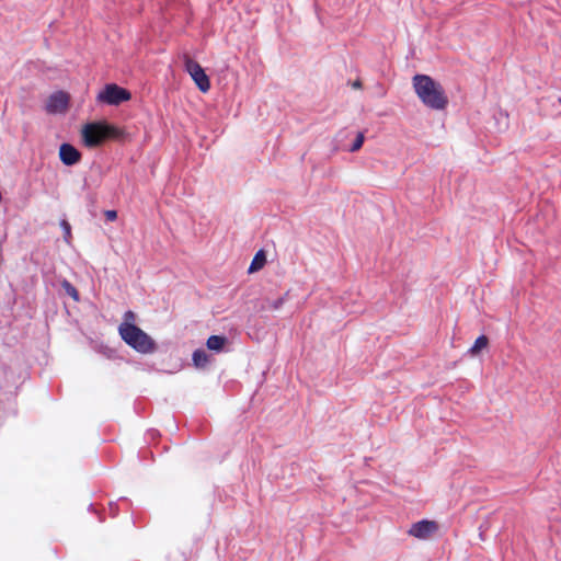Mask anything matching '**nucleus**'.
<instances>
[{
	"instance_id": "10",
	"label": "nucleus",
	"mask_w": 561,
	"mask_h": 561,
	"mask_svg": "<svg viewBox=\"0 0 561 561\" xmlns=\"http://www.w3.org/2000/svg\"><path fill=\"white\" fill-rule=\"evenodd\" d=\"M489 340L485 335H480L469 348L470 356H477L479 353L488 347Z\"/></svg>"
},
{
	"instance_id": "19",
	"label": "nucleus",
	"mask_w": 561,
	"mask_h": 561,
	"mask_svg": "<svg viewBox=\"0 0 561 561\" xmlns=\"http://www.w3.org/2000/svg\"><path fill=\"white\" fill-rule=\"evenodd\" d=\"M354 88H359L360 87V82L359 81H356L354 84H353Z\"/></svg>"
},
{
	"instance_id": "13",
	"label": "nucleus",
	"mask_w": 561,
	"mask_h": 561,
	"mask_svg": "<svg viewBox=\"0 0 561 561\" xmlns=\"http://www.w3.org/2000/svg\"><path fill=\"white\" fill-rule=\"evenodd\" d=\"M286 296H283V297H279L275 300H266V308L268 309H273V310H278L282 308V306L285 304L286 301Z\"/></svg>"
},
{
	"instance_id": "12",
	"label": "nucleus",
	"mask_w": 561,
	"mask_h": 561,
	"mask_svg": "<svg viewBox=\"0 0 561 561\" xmlns=\"http://www.w3.org/2000/svg\"><path fill=\"white\" fill-rule=\"evenodd\" d=\"M264 263H265V255H264L263 251H259L255 254V256L249 267V272L252 273V272H255V271L262 268Z\"/></svg>"
},
{
	"instance_id": "4",
	"label": "nucleus",
	"mask_w": 561,
	"mask_h": 561,
	"mask_svg": "<svg viewBox=\"0 0 561 561\" xmlns=\"http://www.w3.org/2000/svg\"><path fill=\"white\" fill-rule=\"evenodd\" d=\"M98 101L110 105H118L130 99V93L117 84H106L105 88L98 94Z\"/></svg>"
},
{
	"instance_id": "16",
	"label": "nucleus",
	"mask_w": 561,
	"mask_h": 561,
	"mask_svg": "<svg viewBox=\"0 0 561 561\" xmlns=\"http://www.w3.org/2000/svg\"><path fill=\"white\" fill-rule=\"evenodd\" d=\"M60 226H61V228L64 230V233H65V236H64L65 241L67 243H69L70 239H71V227H70V225L66 220H62Z\"/></svg>"
},
{
	"instance_id": "17",
	"label": "nucleus",
	"mask_w": 561,
	"mask_h": 561,
	"mask_svg": "<svg viewBox=\"0 0 561 561\" xmlns=\"http://www.w3.org/2000/svg\"><path fill=\"white\" fill-rule=\"evenodd\" d=\"M135 313L133 311H127L124 314V322L123 323H133L135 321Z\"/></svg>"
},
{
	"instance_id": "6",
	"label": "nucleus",
	"mask_w": 561,
	"mask_h": 561,
	"mask_svg": "<svg viewBox=\"0 0 561 561\" xmlns=\"http://www.w3.org/2000/svg\"><path fill=\"white\" fill-rule=\"evenodd\" d=\"M69 105V95L64 91H57L48 96L45 110L48 114L65 113Z\"/></svg>"
},
{
	"instance_id": "3",
	"label": "nucleus",
	"mask_w": 561,
	"mask_h": 561,
	"mask_svg": "<svg viewBox=\"0 0 561 561\" xmlns=\"http://www.w3.org/2000/svg\"><path fill=\"white\" fill-rule=\"evenodd\" d=\"M118 136V129L105 123H89L81 129L82 141L89 148L101 145L107 138Z\"/></svg>"
},
{
	"instance_id": "2",
	"label": "nucleus",
	"mask_w": 561,
	"mask_h": 561,
	"mask_svg": "<svg viewBox=\"0 0 561 561\" xmlns=\"http://www.w3.org/2000/svg\"><path fill=\"white\" fill-rule=\"evenodd\" d=\"M118 332L122 340L138 353L151 354L157 350L153 339L134 323H121Z\"/></svg>"
},
{
	"instance_id": "1",
	"label": "nucleus",
	"mask_w": 561,
	"mask_h": 561,
	"mask_svg": "<svg viewBox=\"0 0 561 561\" xmlns=\"http://www.w3.org/2000/svg\"><path fill=\"white\" fill-rule=\"evenodd\" d=\"M412 84L417 98L425 106L436 111L445 110L448 99L439 82L426 75H415L412 78Z\"/></svg>"
},
{
	"instance_id": "9",
	"label": "nucleus",
	"mask_w": 561,
	"mask_h": 561,
	"mask_svg": "<svg viewBox=\"0 0 561 561\" xmlns=\"http://www.w3.org/2000/svg\"><path fill=\"white\" fill-rule=\"evenodd\" d=\"M227 343V339L220 335H211L207 340V347L211 351L220 352Z\"/></svg>"
},
{
	"instance_id": "8",
	"label": "nucleus",
	"mask_w": 561,
	"mask_h": 561,
	"mask_svg": "<svg viewBox=\"0 0 561 561\" xmlns=\"http://www.w3.org/2000/svg\"><path fill=\"white\" fill-rule=\"evenodd\" d=\"M59 158L65 165H75L81 160V153L70 144L59 147Z\"/></svg>"
},
{
	"instance_id": "11",
	"label": "nucleus",
	"mask_w": 561,
	"mask_h": 561,
	"mask_svg": "<svg viewBox=\"0 0 561 561\" xmlns=\"http://www.w3.org/2000/svg\"><path fill=\"white\" fill-rule=\"evenodd\" d=\"M193 362L196 367H205L209 362V357L204 350H196L193 353Z\"/></svg>"
},
{
	"instance_id": "7",
	"label": "nucleus",
	"mask_w": 561,
	"mask_h": 561,
	"mask_svg": "<svg viewBox=\"0 0 561 561\" xmlns=\"http://www.w3.org/2000/svg\"><path fill=\"white\" fill-rule=\"evenodd\" d=\"M438 525L436 522L424 519L414 523L409 529L408 534L417 539L425 540L428 539L434 533H436Z\"/></svg>"
},
{
	"instance_id": "14",
	"label": "nucleus",
	"mask_w": 561,
	"mask_h": 561,
	"mask_svg": "<svg viewBox=\"0 0 561 561\" xmlns=\"http://www.w3.org/2000/svg\"><path fill=\"white\" fill-rule=\"evenodd\" d=\"M62 288L65 291L72 297L75 300H79V294L78 290L67 280L62 283Z\"/></svg>"
},
{
	"instance_id": "18",
	"label": "nucleus",
	"mask_w": 561,
	"mask_h": 561,
	"mask_svg": "<svg viewBox=\"0 0 561 561\" xmlns=\"http://www.w3.org/2000/svg\"><path fill=\"white\" fill-rule=\"evenodd\" d=\"M105 218L108 221H114L117 218V213L115 210H106L105 211Z\"/></svg>"
},
{
	"instance_id": "15",
	"label": "nucleus",
	"mask_w": 561,
	"mask_h": 561,
	"mask_svg": "<svg viewBox=\"0 0 561 561\" xmlns=\"http://www.w3.org/2000/svg\"><path fill=\"white\" fill-rule=\"evenodd\" d=\"M364 140H365V137H364V134L363 133H358L357 136H356V139L355 141L353 142L350 151L352 152H355L357 150H359L364 144Z\"/></svg>"
},
{
	"instance_id": "5",
	"label": "nucleus",
	"mask_w": 561,
	"mask_h": 561,
	"mask_svg": "<svg viewBox=\"0 0 561 561\" xmlns=\"http://www.w3.org/2000/svg\"><path fill=\"white\" fill-rule=\"evenodd\" d=\"M185 69L202 92L205 93L210 89L209 78L198 62L185 57Z\"/></svg>"
}]
</instances>
